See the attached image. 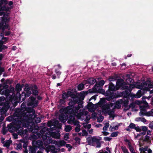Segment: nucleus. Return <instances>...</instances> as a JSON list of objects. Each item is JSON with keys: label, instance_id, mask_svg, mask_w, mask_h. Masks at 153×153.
Masks as SVG:
<instances>
[{"label": "nucleus", "instance_id": "2f4dec72", "mask_svg": "<svg viewBox=\"0 0 153 153\" xmlns=\"http://www.w3.org/2000/svg\"><path fill=\"white\" fill-rule=\"evenodd\" d=\"M72 129L71 127L69 125H66L65 128V131L67 132L70 131Z\"/></svg>", "mask_w": 153, "mask_h": 153}, {"label": "nucleus", "instance_id": "e2e57ef3", "mask_svg": "<svg viewBox=\"0 0 153 153\" xmlns=\"http://www.w3.org/2000/svg\"><path fill=\"white\" fill-rule=\"evenodd\" d=\"M135 104L134 103H132L129 105L130 107L134 108V107Z\"/></svg>", "mask_w": 153, "mask_h": 153}, {"label": "nucleus", "instance_id": "1a4fd4ad", "mask_svg": "<svg viewBox=\"0 0 153 153\" xmlns=\"http://www.w3.org/2000/svg\"><path fill=\"white\" fill-rule=\"evenodd\" d=\"M24 123L22 122L17 121L14 123H10L8 126L7 127L8 131L10 132H13L16 131L17 132V130L19 128L20 124H22V126L24 127L23 124Z\"/></svg>", "mask_w": 153, "mask_h": 153}, {"label": "nucleus", "instance_id": "ea45409f", "mask_svg": "<svg viewBox=\"0 0 153 153\" xmlns=\"http://www.w3.org/2000/svg\"><path fill=\"white\" fill-rule=\"evenodd\" d=\"M32 94L34 95H36L38 94V92L37 90L33 89L32 88Z\"/></svg>", "mask_w": 153, "mask_h": 153}, {"label": "nucleus", "instance_id": "c03bdc74", "mask_svg": "<svg viewBox=\"0 0 153 153\" xmlns=\"http://www.w3.org/2000/svg\"><path fill=\"white\" fill-rule=\"evenodd\" d=\"M118 134V132H114L111 134V136L112 137H115L117 136Z\"/></svg>", "mask_w": 153, "mask_h": 153}, {"label": "nucleus", "instance_id": "a878e982", "mask_svg": "<svg viewBox=\"0 0 153 153\" xmlns=\"http://www.w3.org/2000/svg\"><path fill=\"white\" fill-rule=\"evenodd\" d=\"M51 136L56 139H59L60 136V134L58 132L56 133H52L51 134Z\"/></svg>", "mask_w": 153, "mask_h": 153}, {"label": "nucleus", "instance_id": "de8ad7c7", "mask_svg": "<svg viewBox=\"0 0 153 153\" xmlns=\"http://www.w3.org/2000/svg\"><path fill=\"white\" fill-rule=\"evenodd\" d=\"M82 136H87L88 133L85 130H83L82 131Z\"/></svg>", "mask_w": 153, "mask_h": 153}, {"label": "nucleus", "instance_id": "39448f33", "mask_svg": "<svg viewBox=\"0 0 153 153\" xmlns=\"http://www.w3.org/2000/svg\"><path fill=\"white\" fill-rule=\"evenodd\" d=\"M113 105L114 104L112 103L105 105L104 101H100L95 105L93 104L91 102H89L88 105V110L91 112H94L96 109L98 107H100L103 112L108 113L109 115L112 114L114 113V109H113Z\"/></svg>", "mask_w": 153, "mask_h": 153}, {"label": "nucleus", "instance_id": "a19ab883", "mask_svg": "<svg viewBox=\"0 0 153 153\" xmlns=\"http://www.w3.org/2000/svg\"><path fill=\"white\" fill-rule=\"evenodd\" d=\"M89 120V118H88V119L85 120L86 123H83V127L85 128L87 126V125L88 124V121Z\"/></svg>", "mask_w": 153, "mask_h": 153}, {"label": "nucleus", "instance_id": "7ed1b4c3", "mask_svg": "<svg viewBox=\"0 0 153 153\" xmlns=\"http://www.w3.org/2000/svg\"><path fill=\"white\" fill-rule=\"evenodd\" d=\"M71 107H68L65 109V111H67L68 114H67V119H68V123L69 124L77 126L75 128V131L77 132H79L80 130V125L79 122L75 119V117L78 119H82L81 117L83 116V114L82 112L79 113L78 110L79 108H76V110L74 111L73 109H71ZM67 120H66V121Z\"/></svg>", "mask_w": 153, "mask_h": 153}, {"label": "nucleus", "instance_id": "20e7f679", "mask_svg": "<svg viewBox=\"0 0 153 153\" xmlns=\"http://www.w3.org/2000/svg\"><path fill=\"white\" fill-rule=\"evenodd\" d=\"M27 113V118L24 120L23 126L24 127L27 128L30 132H33V129L37 130L38 128V126H36L35 123H40V119L39 117H36L35 110L33 109H31V113L28 112Z\"/></svg>", "mask_w": 153, "mask_h": 153}, {"label": "nucleus", "instance_id": "f03ea898", "mask_svg": "<svg viewBox=\"0 0 153 153\" xmlns=\"http://www.w3.org/2000/svg\"><path fill=\"white\" fill-rule=\"evenodd\" d=\"M126 75L127 78H123V79H126L127 82L128 84V85L124 82L123 79H118L116 82V86L112 83H110L108 90L106 91L105 95L106 96L111 97L113 96V91L118 90L120 88H121L123 89H128L130 91L132 88H134L135 86L132 84H129V82H132L133 80L129 77L130 76L129 75L126 74Z\"/></svg>", "mask_w": 153, "mask_h": 153}, {"label": "nucleus", "instance_id": "9b49d317", "mask_svg": "<svg viewBox=\"0 0 153 153\" xmlns=\"http://www.w3.org/2000/svg\"><path fill=\"white\" fill-rule=\"evenodd\" d=\"M3 15V16L0 18V20H1L2 22L4 23H5V25H4L3 30L5 29H7L8 27V25L6 24V22H8L9 21V13L7 12H5L3 11L1 14H0V16Z\"/></svg>", "mask_w": 153, "mask_h": 153}, {"label": "nucleus", "instance_id": "7c9ffc66", "mask_svg": "<svg viewBox=\"0 0 153 153\" xmlns=\"http://www.w3.org/2000/svg\"><path fill=\"white\" fill-rule=\"evenodd\" d=\"M123 101V103L124 104L123 105L124 106H127L129 102V100L127 98H123L122 99Z\"/></svg>", "mask_w": 153, "mask_h": 153}, {"label": "nucleus", "instance_id": "6e6552de", "mask_svg": "<svg viewBox=\"0 0 153 153\" xmlns=\"http://www.w3.org/2000/svg\"><path fill=\"white\" fill-rule=\"evenodd\" d=\"M100 140L97 138L96 136L89 137L87 138V141L88 144L93 146H95L97 148H100L101 146V144L100 143Z\"/></svg>", "mask_w": 153, "mask_h": 153}, {"label": "nucleus", "instance_id": "b1692460", "mask_svg": "<svg viewBox=\"0 0 153 153\" xmlns=\"http://www.w3.org/2000/svg\"><path fill=\"white\" fill-rule=\"evenodd\" d=\"M26 92L25 94V97H28L32 93V88H27L26 89Z\"/></svg>", "mask_w": 153, "mask_h": 153}, {"label": "nucleus", "instance_id": "2eb2a0df", "mask_svg": "<svg viewBox=\"0 0 153 153\" xmlns=\"http://www.w3.org/2000/svg\"><path fill=\"white\" fill-rule=\"evenodd\" d=\"M38 104V101L36 100L35 98L33 97H30L28 103V106L34 108L36 107Z\"/></svg>", "mask_w": 153, "mask_h": 153}, {"label": "nucleus", "instance_id": "423d86ee", "mask_svg": "<svg viewBox=\"0 0 153 153\" xmlns=\"http://www.w3.org/2000/svg\"><path fill=\"white\" fill-rule=\"evenodd\" d=\"M22 87L20 85V84H17L16 86V90L18 91L16 94L18 95L19 97L17 98H14L15 94L13 92H10L8 89L6 90L3 91L4 95L7 96V98H9V101L13 103V101L14 103L18 101L19 100H20L21 97V95L19 93L22 90Z\"/></svg>", "mask_w": 153, "mask_h": 153}, {"label": "nucleus", "instance_id": "c9c22d12", "mask_svg": "<svg viewBox=\"0 0 153 153\" xmlns=\"http://www.w3.org/2000/svg\"><path fill=\"white\" fill-rule=\"evenodd\" d=\"M104 117L102 116H100L99 117L97 118V120L98 122L100 123L102 122L104 119Z\"/></svg>", "mask_w": 153, "mask_h": 153}, {"label": "nucleus", "instance_id": "4c0bfd02", "mask_svg": "<svg viewBox=\"0 0 153 153\" xmlns=\"http://www.w3.org/2000/svg\"><path fill=\"white\" fill-rule=\"evenodd\" d=\"M129 146V149L131 152V153H137L136 152H135L134 149L131 146V144L130 146Z\"/></svg>", "mask_w": 153, "mask_h": 153}, {"label": "nucleus", "instance_id": "338daca9", "mask_svg": "<svg viewBox=\"0 0 153 153\" xmlns=\"http://www.w3.org/2000/svg\"><path fill=\"white\" fill-rule=\"evenodd\" d=\"M141 119V117H137L136 118L135 120L137 121H140Z\"/></svg>", "mask_w": 153, "mask_h": 153}, {"label": "nucleus", "instance_id": "774afa93", "mask_svg": "<svg viewBox=\"0 0 153 153\" xmlns=\"http://www.w3.org/2000/svg\"><path fill=\"white\" fill-rule=\"evenodd\" d=\"M66 147L68 149L71 148V146L70 144H66Z\"/></svg>", "mask_w": 153, "mask_h": 153}, {"label": "nucleus", "instance_id": "69168bd1", "mask_svg": "<svg viewBox=\"0 0 153 153\" xmlns=\"http://www.w3.org/2000/svg\"><path fill=\"white\" fill-rule=\"evenodd\" d=\"M91 125L90 124H88L87 125V127L85 128H87L89 129L91 128Z\"/></svg>", "mask_w": 153, "mask_h": 153}, {"label": "nucleus", "instance_id": "412c9836", "mask_svg": "<svg viewBox=\"0 0 153 153\" xmlns=\"http://www.w3.org/2000/svg\"><path fill=\"white\" fill-rule=\"evenodd\" d=\"M10 107V106L9 104H8L7 106L6 107L5 109L4 110H1V115L0 116V122L2 121L4 119V117L3 115V114H4L5 112L7 111V110Z\"/></svg>", "mask_w": 153, "mask_h": 153}, {"label": "nucleus", "instance_id": "c756f323", "mask_svg": "<svg viewBox=\"0 0 153 153\" xmlns=\"http://www.w3.org/2000/svg\"><path fill=\"white\" fill-rule=\"evenodd\" d=\"M87 94V92L86 91H82L80 93V99L81 100H82L84 99L85 95Z\"/></svg>", "mask_w": 153, "mask_h": 153}, {"label": "nucleus", "instance_id": "bb28decb", "mask_svg": "<svg viewBox=\"0 0 153 153\" xmlns=\"http://www.w3.org/2000/svg\"><path fill=\"white\" fill-rule=\"evenodd\" d=\"M46 142L48 143H51L52 144H53V143L54 142V140H52V139L51 138L49 137L48 136H47V133H46Z\"/></svg>", "mask_w": 153, "mask_h": 153}, {"label": "nucleus", "instance_id": "bf43d9fd", "mask_svg": "<svg viewBox=\"0 0 153 153\" xmlns=\"http://www.w3.org/2000/svg\"><path fill=\"white\" fill-rule=\"evenodd\" d=\"M65 99H64L63 98L62 99H60L59 100V102L61 104H63L65 102Z\"/></svg>", "mask_w": 153, "mask_h": 153}, {"label": "nucleus", "instance_id": "052dcab7", "mask_svg": "<svg viewBox=\"0 0 153 153\" xmlns=\"http://www.w3.org/2000/svg\"><path fill=\"white\" fill-rule=\"evenodd\" d=\"M125 142L128 143V146H130L131 145V143L129 142V140L127 139H126L125 140Z\"/></svg>", "mask_w": 153, "mask_h": 153}, {"label": "nucleus", "instance_id": "0e129e2a", "mask_svg": "<svg viewBox=\"0 0 153 153\" xmlns=\"http://www.w3.org/2000/svg\"><path fill=\"white\" fill-rule=\"evenodd\" d=\"M5 34L6 36H7L10 34V31L6 32L5 33Z\"/></svg>", "mask_w": 153, "mask_h": 153}, {"label": "nucleus", "instance_id": "473e14b6", "mask_svg": "<svg viewBox=\"0 0 153 153\" xmlns=\"http://www.w3.org/2000/svg\"><path fill=\"white\" fill-rule=\"evenodd\" d=\"M105 125V126L103 127V130L104 131L107 130L109 126V124L108 123H106Z\"/></svg>", "mask_w": 153, "mask_h": 153}, {"label": "nucleus", "instance_id": "a211bd4d", "mask_svg": "<svg viewBox=\"0 0 153 153\" xmlns=\"http://www.w3.org/2000/svg\"><path fill=\"white\" fill-rule=\"evenodd\" d=\"M21 124H20L19 128L17 130V132L19 135L24 137L25 135L26 134L27 131L26 129L23 130L21 126Z\"/></svg>", "mask_w": 153, "mask_h": 153}, {"label": "nucleus", "instance_id": "ddd939ff", "mask_svg": "<svg viewBox=\"0 0 153 153\" xmlns=\"http://www.w3.org/2000/svg\"><path fill=\"white\" fill-rule=\"evenodd\" d=\"M153 87V85L152 84H149L148 86L146 82H142L139 85H137L136 86L137 88L143 90L144 91H149V88H152Z\"/></svg>", "mask_w": 153, "mask_h": 153}, {"label": "nucleus", "instance_id": "4be33fe9", "mask_svg": "<svg viewBox=\"0 0 153 153\" xmlns=\"http://www.w3.org/2000/svg\"><path fill=\"white\" fill-rule=\"evenodd\" d=\"M105 81L103 80H102L99 82H97L95 85V88L97 90L99 89V87L102 86L105 84Z\"/></svg>", "mask_w": 153, "mask_h": 153}, {"label": "nucleus", "instance_id": "79ce46f5", "mask_svg": "<svg viewBox=\"0 0 153 153\" xmlns=\"http://www.w3.org/2000/svg\"><path fill=\"white\" fill-rule=\"evenodd\" d=\"M36 143L39 146H41L43 145L42 141L40 140H38L36 142Z\"/></svg>", "mask_w": 153, "mask_h": 153}, {"label": "nucleus", "instance_id": "e433bc0d", "mask_svg": "<svg viewBox=\"0 0 153 153\" xmlns=\"http://www.w3.org/2000/svg\"><path fill=\"white\" fill-rule=\"evenodd\" d=\"M150 139L151 138L148 135H146L145 136L144 141L145 142H148L150 140Z\"/></svg>", "mask_w": 153, "mask_h": 153}, {"label": "nucleus", "instance_id": "49530a36", "mask_svg": "<svg viewBox=\"0 0 153 153\" xmlns=\"http://www.w3.org/2000/svg\"><path fill=\"white\" fill-rule=\"evenodd\" d=\"M22 148V145L21 143H19L17 145L16 147V149L17 150L21 149Z\"/></svg>", "mask_w": 153, "mask_h": 153}, {"label": "nucleus", "instance_id": "5701e85b", "mask_svg": "<svg viewBox=\"0 0 153 153\" xmlns=\"http://www.w3.org/2000/svg\"><path fill=\"white\" fill-rule=\"evenodd\" d=\"M46 151L47 152H49L52 151H53L55 149V147L54 146H51L49 145H47L46 146Z\"/></svg>", "mask_w": 153, "mask_h": 153}, {"label": "nucleus", "instance_id": "f257e3e1", "mask_svg": "<svg viewBox=\"0 0 153 153\" xmlns=\"http://www.w3.org/2000/svg\"><path fill=\"white\" fill-rule=\"evenodd\" d=\"M62 98L64 99H65L68 98L69 100H70V102L69 103L70 105L68 107H71V109H73L74 111L76 110V108H80L82 107V104H79L78 105L75 106L73 105L79 101V99L77 96L74 94H73L72 93L71 91H68L67 92H65L62 94ZM68 106L65 108H62L60 110V111L61 113V114L60 115L59 117V119L62 123H64L66 121L67 119V114L69 113H67V111H65V109L68 108Z\"/></svg>", "mask_w": 153, "mask_h": 153}, {"label": "nucleus", "instance_id": "cd10ccee", "mask_svg": "<svg viewBox=\"0 0 153 153\" xmlns=\"http://www.w3.org/2000/svg\"><path fill=\"white\" fill-rule=\"evenodd\" d=\"M96 80L93 78H89L87 80L88 83L91 85L94 84L96 82Z\"/></svg>", "mask_w": 153, "mask_h": 153}, {"label": "nucleus", "instance_id": "dca6fc26", "mask_svg": "<svg viewBox=\"0 0 153 153\" xmlns=\"http://www.w3.org/2000/svg\"><path fill=\"white\" fill-rule=\"evenodd\" d=\"M144 107H140V111L139 113V115L140 116L146 115L148 116H153V112L151 110L150 111L147 112L146 109H144Z\"/></svg>", "mask_w": 153, "mask_h": 153}, {"label": "nucleus", "instance_id": "680f3d73", "mask_svg": "<svg viewBox=\"0 0 153 153\" xmlns=\"http://www.w3.org/2000/svg\"><path fill=\"white\" fill-rule=\"evenodd\" d=\"M94 99V100H95L96 99V97L95 96H93L91 97V98L90 99L89 101H90L91 100Z\"/></svg>", "mask_w": 153, "mask_h": 153}, {"label": "nucleus", "instance_id": "603ef678", "mask_svg": "<svg viewBox=\"0 0 153 153\" xmlns=\"http://www.w3.org/2000/svg\"><path fill=\"white\" fill-rule=\"evenodd\" d=\"M97 116V113H93L91 115V117L93 119H95Z\"/></svg>", "mask_w": 153, "mask_h": 153}, {"label": "nucleus", "instance_id": "f704fd0d", "mask_svg": "<svg viewBox=\"0 0 153 153\" xmlns=\"http://www.w3.org/2000/svg\"><path fill=\"white\" fill-rule=\"evenodd\" d=\"M121 148L124 153H129L125 147L121 146Z\"/></svg>", "mask_w": 153, "mask_h": 153}, {"label": "nucleus", "instance_id": "09e8293b", "mask_svg": "<svg viewBox=\"0 0 153 153\" xmlns=\"http://www.w3.org/2000/svg\"><path fill=\"white\" fill-rule=\"evenodd\" d=\"M134 129L137 132H140L141 131V127H140L138 126H137V127L135 126Z\"/></svg>", "mask_w": 153, "mask_h": 153}, {"label": "nucleus", "instance_id": "3c124183", "mask_svg": "<svg viewBox=\"0 0 153 153\" xmlns=\"http://www.w3.org/2000/svg\"><path fill=\"white\" fill-rule=\"evenodd\" d=\"M111 138L108 137H105L104 138V140L105 141H110L111 139Z\"/></svg>", "mask_w": 153, "mask_h": 153}, {"label": "nucleus", "instance_id": "4d7b16f0", "mask_svg": "<svg viewBox=\"0 0 153 153\" xmlns=\"http://www.w3.org/2000/svg\"><path fill=\"white\" fill-rule=\"evenodd\" d=\"M102 134L104 136L108 135L109 134L108 132L105 131H102Z\"/></svg>", "mask_w": 153, "mask_h": 153}, {"label": "nucleus", "instance_id": "393cba45", "mask_svg": "<svg viewBox=\"0 0 153 153\" xmlns=\"http://www.w3.org/2000/svg\"><path fill=\"white\" fill-rule=\"evenodd\" d=\"M11 142V141L10 140H7L6 141H5L4 142H2V143L3 144V146L5 147H6L7 148L9 147Z\"/></svg>", "mask_w": 153, "mask_h": 153}, {"label": "nucleus", "instance_id": "c85d7f7f", "mask_svg": "<svg viewBox=\"0 0 153 153\" xmlns=\"http://www.w3.org/2000/svg\"><path fill=\"white\" fill-rule=\"evenodd\" d=\"M142 95V92L141 90H139L138 92H137L136 94V95H134L133 97V98H140Z\"/></svg>", "mask_w": 153, "mask_h": 153}, {"label": "nucleus", "instance_id": "6ab92c4d", "mask_svg": "<svg viewBox=\"0 0 153 153\" xmlns=\"http://www.w3.org/2000/svg\"><path fill=\"white\" fill-rule=\"evenodd\" d=\"M53 143V144L59 147H61L65 146L66 143L63 140H60L58 141L54 140Z\"/></svg>", "mask_w": 153, "mask_h": 153}, {"label": "nucleus", "instance_id": "5fc2aeb1", "mask_svg": "<svg viewBox=\"0 0 153 153\" xmlns=\"http://www.w3.org/2000/svg\"><path fill=\"white\" fill-rule=\"evenodd\" d=\"M55 72L56 74H57V76H59H59L61 74V72L58 70H56L55 71Z\"/></svg>", "mask_w": 153, "mask_h": 153}, {"label": "nucleus", "instance_id": "aec40b11", "mask_svg": "<svg viewBox=\"0 0 153 153\" xmlns=\"http://www.w3.org/2000/svg\"><path fill=\"white\" fill-rule=\"evenodd\" d=\"M123 103V101L122 99H119L115 103V105L113 107V109L115 108H119L121 107V104Z\"/></svg>", "mask_w": 153, "mask_h": 153}, {"label": "nucleus", "instance_id": "37998d69", "mask_svg": "<svg viewBox=\"0 0 153 153\" xmlns=\"http://www.w3.org/2000/svg\"><path fill=\"white\" fill-rule=\"evenodd\" d=\"M141 130L143 131L144 132H146L147 131L148 128L144 126H141Z\"/></svg>", "mask_w": 153, "mask_h": 153}, {"label": "nucleus", "instance_id": "13d9d810", "mask_svg": "<svg viewBox=\"0 0 153 153\" xmlns=\"http://www.w3.org/2000/svg\"><path fill=\"white\" fill-rule=\"evenodd\" d=\"M144 123H145L146 122V120L144 118L141 117L140 121Z\"/></svg>", "mask_w": 153, "mask_h": 153}, {"label": "nucleus", "instance_id": "0eeeda50", "mask_svg": "<svg viewBox=\"0 0 153 153\" xmlns=\"http://www.w3.org/2000/svg\"><path fill=\"white\" fill-rule=\"evenodd\" d=\"M25 104L23 103L21 105V109L18 108L16 109L14 115L18 116V115H19L21 116L22 119L24 120L25 118H26L27 114V113H31V109L30 111L28 110Z\"/></svg>", "mask_w": 153, "mask_h": 153}, {"label": "nucleus", "instance_id": "f8f14e48", "mask_svg": "<svg viewBox=\"0 0 153 153\" xmlns=\"http://www.w3.org/2000/svg\"><path fill=\"white\" fill-rule=\"evenodd\" d=\"M15 113L13 116H10L6 118L7 121L10 122L13 121V123H16L17 121L22 122L24 123V120L21 117V116L18 115V116L14 115Z\"/></svg>", "mask_w": 153, "mask_h": 153}, {"label": "nucleus", "instance_id": "72a5a7b5", "mask_svg": "<svg viewBox=\"0 0 153 153\" xmlns=\"http://www.w3.org/2000/svg\"><path fill=\"white\" fill-rule=\"evenodd\" d=\"M84 88V85L83 84H80L78 86V89L79 91H81Z\"/></svg>", "mask_w": 153, "mask_h": 153}, {"label": "nucleus", "instance_id": "9d476101", "mask_svg": "<svg viewBox=\"0 0 153 153\" xmlns=\"http://www.w3.org/2000/svg\"><path fill=\"white\" fill-rule=\"evenodd\" d=\"M7 2L6 0H0V14H1L3 11L7 12L11 8L6 5Z\"/></svg>", "mask_w": 153, "mask_h": 153}, {"label": "nucleus", "instance_id": "8fccbe9b", "mask_svg": "<svg viewBox=\"0 0 153 153\" xmlns=\"http://www.w3.org/2000/svg\"><path fill=\"white\" fill-rule=\"evenodd\" d=\"M69 134L66 133L65 134L64 136V139L65 140H67L69 138Z\"/></svg>", "mask_w": 153, "mask_h": 153}, {"label": "nucleus", "instance_id": "4468645a", "mask_svg": "<svg viewBox=\"0 0 153 153\" xmlns=\"http://www.w3.org/2000/svg\"><path fill=\"white\" fill-rule=\"evenodd\" d=\"M7 40V38L4 37L2 33L0 34V51L7 48V47L3 45V44Z\"/></svg>", "mask_w": 153, "mask_h": 153}, {"label": "nucleus", "instance_id": "6e6d98bb", "mask_svg": "<svg viewBox=\"0 0 153 153\" xmlns=\"http://www.w3.org/2000/svg\"><path fill=\"white\" fill-rule=\"evenodd\" d=\"M48 125L49 127H51L53 125V123L51 120L48 121Z\"/></svg>", "mask_w": 153, "mask_h": 153}, {"label": "nucleus", "instance_id": "a18cd8bd", "mask_svg": "<svg viewBox=\"0 0 153 153\" xmlns=\"http://www.w3.org/2000/svg\"><path fill=\"white\" fill-rule=\"evenodd\" d=\"M135 124L133 123H131L128 126V127L129 128H135Z\"/></svg>", "mask_w": 153, "mask_h": 153}, {"label": "nucleus", "instance_id": "f3484780", "mask_svg": "<svg viewBox=\"0 0 153 153\" xmlns=\"http://www.w3.org/2000/svg\"><path fill=\"white\" fill-rule=\"evenodd\" d=\"M139 150L140 153H152V151L148 146H145L144 147H140Z\"/></svg>", "mask_w": 153, "mask_h": 153}, {"label": "nucleus", "instance_id": "864d4df0", "mask_svg": "<svg viewBox=\"0 0 153 153\" xmlns=\"http://www.w3.org/2000/svg\"><path fill=\"white\" fill-rule=\"evenodd\" d=\"M149 127L153 130V121L151 122L149 124Z\"/></svg>", "mask_w": 153, "mask_h": 153}, {"label": "nucleus", "instance_id": "58836bf2", "mask_svg": "<svg viewBox=\"0 0 153 153\" xmlns=\"http://www.w3.org/2000/svg\"><path fill=\"white\" fill-rule=\"evenodd\" d=\"M146 97H143L142 98V102H143L147 106H148V103L145 100V99L146 98Z\"/></svg>", "mask_w": 153, "mask_h": 153}]
</instances>
